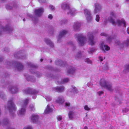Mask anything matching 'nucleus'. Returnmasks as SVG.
<instances>
[{
    "label": "nucleus",
    "instance_id": "72a5a7b5",
    "mask_svg": "<svg viewBox=\"0 0 129 129\" xmlns=\"http://www.w3.org/2000/svg\"><path fill=\"white\" fill-rule=\"evenodd\" d=\"M108 69V64L107 62H106L105 64L103 67V69L104 70H106Z\"/></svg>",
    "mask_w": 129,
    "mask_h": 129
},
{
    "label": "nucleus",
    "instance_id": "4be33fe9",
    "mask_svg": "<svg viewBox=\"0 0 129 129\" xmlns=\"http://www.w3.org/2000/svg\"><path fill=\"white\" fill-rule=\"evenodd\" d=\"M9 90L12 93H15L18 91V89L16 87L10 86L9 88Z\"/></svg>",
    "mask_w": 129,
    "mask_h": 129
},
{
    "label": "nucleus",
    "instance_id": "79ce46f5",
    "mask_svg": "<svg viewBox=\"0 0 129 129\" xmlns=\"http://www.w3.org/2000/svg\"><path fill=\"white\" fill-rule=\"evenodd\" d=\"M6 7L7 10H11L12 9V7L8 5H6Z\"/></svg>",
    "mask_w": 129,
    "mask_h": 129
},
{
    "label": "nucleus",
    "instance_id": "e2e57ef3",
    "mask_svg": "<svg viewBox=\"0 0 129 129\" xmlns=\"http://www.w3.org/2000/svg\"><path fill=\"white\" fill-rule=\"evenodd\" d=\"M3 58L2 57H0V61H1L3 60Z\"/></svg>",
    "mask_w": 129,
    "mask_h": 129
},
{
    "label": "nucleus",
    "instance_id": "a18cd8bd",
    "mask_svg": "<svg viewBox=\"0 0 129 129\" xmlns=\"http://www.w3.org/2000/svg\"><path fill=\"white\" fill-rule=\"evenodd\" d=\"M47 76L48 77H49L51 78H55V79H57V78L56 77H54V76L52 74H51L50 75H48Z\"/></svg>",
    "mask_w": 129,
    "mask_h": 129
},
{
    "label": "nucleus",
    "instance_id": "39448f33",
    "mask_svg": "<svg viewBox=\"0 0 129 129\" xmlns=\"http://www.w3.org/2000/svg\"><path fill=\"white\" fill-rule=\"evenodd\" d=\"M100 84L101 86L110 91H112L113 90L111 84L104 79L101 80L100 82Z\"/></svg>",
    "mask_w": 129,
    "mask_h": 129
},
{
    "label": "nucleus",
    "instance_id": "7ed1b4c3",
    "mask_svg": "<svg viewBox=\"0 0 129 129\" xmlns=\"http://www.w3.org/2000/svg\"><path fill=\"white\" fill-rule=\"evenodd\" d=\"M29 100L28 98L26 99L24 101L23 103L21 105V109L17 111V114L20 116L24 115L25 113V108L27 105L28 102Z\"/></svg>",
    "mask_w": 129,
    "mask_h": 129
},
{
    "label": "nucleus",
    "instance_id": "f8f14e48",
    "mask_svg": "<svg viewBox=\"0 0 129 129\" xmlns=\"http://www.w3.org/2000/svg\"><path fill=\"white\" fill-rule=\"evenodd\" d=\"M28 67L30 68L29 71L31 73H35L36 68L37 67V66L31 62H28L27 63Z\"/></svg>",
    "mask_w": 129,
    "mask_h": 129
},
{
    "label": "nucleus",
    "instance_id": "f257e3e1",
    "mask_svg": "<svg viewBox=\"0 0 129 129\" xmlns=\"http://www.w3.org/2000/svg\"><path fill=\"white\" fill-rule=\"evenodd\" d=\"M115 18V15L114 12H111L110 13V17L108 18V20L113 25L117 24L119 26H122L126 27V22L124 20L121 19V20L118 19L115 22L114 20V18Z\"/></svg>",
    "mask_w": 129,
    "mask_h": 129
},
{
    "label": "nucleus",
    "instance_id": "c03bdc74",
    "mask_svg": "<svg viewBox=\"0 0 129 129\" xmlns=\"http://www.w3.org/2000/svg\"><path fill=\"white\" fill-rule=\"evenodd\" d=\"M25 76L26 77V79L27 80L31 81L30 79L31 77L30 76H28L27 75H25Z\"/></svg>",
    "mask_w": 129,
    "mask_h": 129
},
{
    "label": "nucleus",
    "instance_id": "052dcab7",
    "mask_svg": "<svg viewBox=\"0 0 129 129\" xmlns=\"http://www.w3.org/2000/svg\"><path fill=\"white\" fill-rule=\"evenodd\" d=\"M48 69H49V70H54V69L51 66L49 67L48 68Z\"/></svg>",
    "mask_w": 129,
    "mask_h": 129
},
{
    "label": "nucleus",
    "instance_id": "0eeeda50",
    "mask_svg": "<svg viewBox=\"0 0 129 129\" xmlns=\"http://www.w3.org/2000/svg\"><path fill=\"white\" fill-rule=\"evenodd\" d=\"M79 45L81 46L84 45L87 42L86 38L82 34H77L75 35Z\"/></svg>",
    "mask_w": 129,
    "mask_h": 129
},
{
    "label": "nucleus",
    "instance_id": "0e129e2a",
    "mask_svg": "<svg viewBox=\"0 0 129 129\" xmlns=\"http://www.w3.org/2000/svg\"><path fill=\"white\" fill-rule=\"evenodd\" d=\"M127 33L129 34V27L127 28Z\"/></svg>",
    "mask_w": 129,
    "mask_h": 129
},
{
    "label": "nucleus",
    "instance_id": "603ef678",
    "mask_svg": "<svg viewBox=\"0 0 129 129\" xmlns=\"http://www.w3.org/2000/svg\"><path fill=\"white\" fill-rule=\"evenodd\" d=\"M57 118L58 120L59 121L61 120L62 119V116L60 115L58 116L57 117Z\"/></svg>",
    "mask_w": 129,
    "mask_h": 129
},
{
    "label": "nucleus",
    "instance_id": "bf43d9fd",
    "mask_svg": "<svg viewBox=\"0 0 129 129\" xmlns=\"http://www.w3.org/2000/svg\"><path fill=\"white\" fill-rule=\"evenodd\" d=\"M48 17L50 19H51L53 18V16L52 15L50 14L48 16Z\"/></svg>",
    "mask_w": 129,
    "mask_h": 129
},
{
    "label": "nucleus",
    "instance_id": "37998d69",
    "mask_svg": "<svg viewBox=\"0 0 129 129\" xmlns=\"http://www.w3.org/2000/svg\"><path fill=\"white\" fill-rule=\"evenodd\" d=\"M49 7L50 9L52 11H54L55 10V7L53 6L50 5L49 6Z\"/></svg>",
    "mask_w": 129,
    "mask_h": 129
},
{
    "label": "nucleus",
    "instance_id": "b1692460",
    "mask_svg": "<svg viewBox=\"0 0 129 129\" xmlns=\"http://www.w3.org/2000/svg\"><path fill=\"white\" fill-rule=\"evenodd\" d=\"M56 64L61 65L62 66H66V63L65 62H63L60 60H58L55 62Z\"/></svg>",
    "mask_w": 129,
    "mask_h": 129
},
{
    "label": "nucleus",
    "instance_id": "338daca9",
    "mask_svg": "<svg viewBox=\"0 0 129 129\" xmlns=\"http://www.w3.org/2000/svg\"><path fill=\"white\" fill-rule=\"evenodd\" d=\"M43 59H40V60L41 62L42 61H43Z\"/></svg>",
    "mask_w": 129,
    "mask_h": 129
},
{
    "label": "nucleus",
    "instance_id": "5701e85b",
    "mask_svg": "<svg viewBox=\"0 0 129 129\" xmlns=\"http://www.w3.org/2000/svg\"><path fill=\"white\" fill-rule=\"evenodd\" d=\"M64 100L63 96H58L56 100V102L60 104H62L64 102Z\"/></svg>",
    "mask_w": 129,
    "mask_h": 129
},
{
    "label": "nucleus",
    "instance_id": "7c9ffc66",
    "mask_svg": "<svg viewBox=\"0 0 129 129\" xmlns=\"http://www.w3.org/2000/svg\"><path fill=\"white\" fill-rule=\"evenodd\" d=\"M125 69L123 71L125 73L129 72V64H126L125 66Z\"/></svg>",
    "mask_w": 129,
    "mask_h": 129
},
{
    "label": "nucleus",
    "instance_id": "9b49d317",
    "mask_svg": "<svg viewBox=\"0 0 129 129\" xmlns=\"http://www.w3.org/2000/svg\"><path fill=\"white\" fill-rule=\"evenodd\" d=\"M84 13L86 17L87 21L88 22L91 21L92 18L90 11L87 9H85L84 10Z\"/></svg>",
    "mask_w": 129,
    "mask_h": 129
},
{
    "label": "nucleus",
    "instance_id": "cd10ccee",
    "mask_svg": "<svg viewBox=\"0 0 129 129\" xmlns=\"http://www.w3.org/2000/svg\"><path fill=\"white\" fill-rule=\"evenodd\" d=\"M69 118L72 119L74 117V113L72 111H70L68 114Z\"/></svg>",
    "mask_w": 129,
    "mask_h": 129
},
{
    "label": "nucleus",
    "instance_id": "423d86ee",
    "mask_svg": "<svg viewBox=\"0 0 129 129\" xmlns=\"http://www.w3.org/2000/svg\"><path fill=\"white\" fill-rule=\"evenodd\" d=\"M7 67L10 68L12 66H14L16 67L19 71L22 70L23 68V66L20 63L17 62L12 61V62H8L7 63Z\"/></svg>",
    "mask_w": 129,
    "mask_h": 129
},
{
    "label": "nucleus",
    "instance_id": "3c124183",
    "mask_svg": "<svg viewBox=\"0 0 129 129\" xmlns=\"http://www.w3.org/2000/svg\"><path fill=\"white\" fill-rule=\"evenodd\" d=\"M98 95L100 96L104 93V92L102 91H99L98 92Z\"/></svg>",
    "mask_w": 129,
    "mask_h": 129
},
{
    "label": "nucleus",
    "instance_id": "2f4dec72",
    "mask_svg": "<svg viewBox=\"0 0 129 129\" xmlns=\"http://www.w3.org/2000/svg\"><path fill=\"white\" fill-rule=\"evenodd\" d=\"M72 89L71 91V92L73 93H77L78 92V91L77 90V89L76 88L73 86H72Z\"/></svg>",
    "mask_w": 129,
    "mask_h": 129
},
{
    "label": "nucleus",
    "instance_id": "20e7f679",
    "mask_svg": "<svg viewBox=\"0 0 129 129\" xmlns=\"http://www.w3.org/2000/svg\"><path fill=\"white\" fill-rule=\"evenodd\" d=\"M61 8L64 10L68 9V14H70L71 15L73 16L76 13V11L74 8L70 9L68 4L64 3L62 4L61 5Z\"/></svg>",
    "mask_w": 129,
    "mask_h": 129
},
{
    "label": "nucleus",
    "instance_id": "393cba45",
    "mask_svg": "<svg viewBox=\"0 0 129 129\" xmlns=\"http://www.w3.org/2000/svg\"><path fill=\"white\" fill-rule=\"evenodd\" d=\"M75 72V69L71 66H70L69 67V69L67 71V72L69 74H72L74 73Z\"/></svg>",
    "mask_w": 129,
    "mask_h": 129
},
{
    "label": "nucleus",
    "instance_id": "09e8293b",
    "mask_svg": "<svg viewBox=\"0 0 129 129\" xmlns=\"http://www.w3.org/2000/svg\"><path fill=\"white\" fill-rule=\"evenodd\" d=\"M23 129H32V128L31 126H28L25 127Z\"/></svg>",
    "mask_w": 129,
    "mask_h": 129
},
{
    "label": "nucleus",
    "instance_id": "69168bd1",
    "mask_svg": "<svg viewBox=\"0 0 129 129\" xmlns=\"http://www.w3.org/2000/svg\"><path fill=\"white\" fill-rule=\"evenodd\" d=\"M84 129H88V128L86 126H85L84 127Z\"/></svg>",
    "mask_w": 129,
    "mask_h": 129
},
{
    "label": "nucleus",
    "instance_id": "c85d7f7f",
    "mask_svg": "<svg viewBox=\"0 0 129 129\" xmlns=\"http://www.w3.org/2000/svg\"><path fill=\"white\" fill-rule=\"evenodd\" d=\"M28 16L30 18H31L32 19V20L35 23H37L38 20V19L37 18H35L33 17L32 15L29 14L28 15Z\"/></svg>",
    "mask_w": 129,
    "mask_h": 129
},
{
    "label": "nucleus",
    "instance_id": "a19ab883",
    "mask_svg": "<svg viewBox=\"0 0 129 129\" xmlns=\"http://www.w3.org/2000/svg\"><path fill=\"white\" fill-rule=\"evenodd\" d=\"M45 98L47 101H50L51 100V97L49 96H47L45 97Z\"/></svg>",
    "mask_w": 129,
    "mask_h": 129
},
{
    "label": "nucleus",
    "instance_id": "1a4fd4ad",
    "mask_svg": "<svg viewBox=\"0 0 129 129\" xmlns=\"http://www.w3.org/2000/svg\"><path fill=\"white\" fill-rule=\"evenodd\" d=\"M115 43L119 46L121 49L127 47L129 45V38H127V40L124 41L122 43H121L119 40H116Z\"/></svg>",
    "mask_w": 129,
    "mask_h": 129
},
{
    "label": "nucleus",
    "instance_id": "13d9d810",
    "mask_svg": "<svg viewBox=\"0 0 129 129\" xmlns=\"http://www.w3.org/2000/svg\"><path fill=\"white\" fill-rule=\"evenodd\" d=\"M107 21H108V20H105L104 21V25H106V24L107 23Z\"/></svg>",
    "mask_w": 129,
    "mask_h": 129
},
{
    "label": "nucleus",
    "instance_id": "680f3d73",
    "mask_svg": "<svg viewBox=\"0 0 129 129\" xmlns=\"http://www.w3.org/2000/svg\"><path fill=\"white\" fill-rule=\"evenodd\" d=\"M7 129H15L14 128L12 127L11 126H9L8 127Z\"/></svg>",
    "mask_w": 129,
    "mask_h": 129
},
{
    "label": "nucleus",
    "instance_id": "bb28decb",
    "mask_svg": "<svg viewBox=\"0 0 129 129\" xmlns=\"http://www.w3.org/2000/svg\"><path fill=\"white\" fill-rule=\"evenodd\" d=\"M52 111V109L49 107V105H48L47 106L46 109L44 111V113L47 114L50 113Z\"/></svg>",
    "mask_w": 129,
    "mask_h": 129
},
{
    "label": "nucleus",
    "instance_id": "c756f323",
    "mask_svg": "<svg viewBox=\"0 0 129 129\" xmlns=\"http://www.w3.org/2000/svg\"><path fill=\"white\" fill-rule=\"evenodd\" d=\"M65 107L67 108L70 109L72 108L73 109H74V108L71 106L70 104L69 103L66 102L65 103Z\"/></svg>",
    "mask_w": 129,
    "mask_h": 129
},
{
    "label": "nucleus",
    "instance_id": "dca6fc26",
    "mask_svg": "<svg viewBox=\"0 0 129 129\" xmlns=\"http://www.w3.org/2000/svg\"><path fill=\"white\" fill-rule=\"evenodd\" d=\"M81 23L80 22H77L74 23L73 25V28L75 30H79L80 29Z\"/></svg>",
    "mask_w": 129,
    "mask_h": 129
},
{
    "label": "nucleus",
    "instance_id": "de8ad7c7",
    "mask_svg": "<svg viewBox=\"0 0 129 129\" xmlns=\"http://www.w3.org/2000/svg\"><path fill=\"white\" fill-rule=\"evenodd\" d=\"M4 93L3 92H0V97L2 98V99L4 98Z\"/></svg>",
    "mask_w": 129,
    "mask_h": 129
},
{
    "label": "nucleus",
    "instance_id": "49530a36",
    "mask_svg": "<svg viewBox=\"0 0 129 129\" xmlns=\"http://www.w3.org/2000/svg\"><path fill=\"white\" fill-rule=\"evenodd\" d=\"M84 109L85 110L87 111H89L90 109V108H89L87 105H86L84 106Z\"/></svg>",
    "mask_w": 129,
    "mask_h": 129
},
{
    "label": "nucleus",
    "instance_id": "6e6552de",
    "mask_svg": "<svg viewBox=\"0 0 129 129\" xmlns=\"http://www.w3.org/2000/svg\"><path fill=\"white\" fill-rule=\"evenodd\" d=\"M95 34L96 33L94 32H89L88 33V40L87 42L89 44L91 45H94L96 42L93 38Z\"/></svg>",
    "mask_w": 129,
    "mask_h": 129
},
{
    "label": "nucleus",
    "instance_id": "5fc2aeb1",
    "mask_svg": "<svg viewBox=\"0 0 129 129\" xmlns=\"http://www.w3.org/2000/svg\"><path fill=\"white\" fill-rule=\"evenodd\" d=\"M38 1L40 3H45L46 2V0H38Z\"/></svg>",
    "mask_w": 129,
    "mask_h": 129
},
{
    "label": "nucleus",
    "instance_id": "473e14b6",
    "mask_svg": "<svg viewBox=\"0 0 129 129\" xmlns=\"http://www.w3.org/2000/svg\"><path fill=\"white\" fill-rule=\"evenodd\" d=\"M82 56V52H79L76 55V57L80 58Z\"/></svg>",
    "mask_w": 129,
    "mask_h": 129
},
{
    "label": "nucleus",
    "instance_id": "2eb2a0df",
    "mask_svg": "<svg viewBox=\"0 0 129 129\" xmlns=\"http://www.w3.org/2000/svg\"><path fill=\"white\" fill-rule=\"evenodd\" d=\"M104 43L103 42H102L100 45V47L101 49L104 51L109 50L110 49V47L106 45H104Z\"/></svg>",
    "mask_w": 129,
    "mask_h": 129
},
{
    "label": "nucleus",
    "instance_id": "58836bf2",
    "mask_svg": "<svg viewBox=\"0 0 129 129\" xmlns=\"http://www.w3.org/2000/svg\"><path fill=\"white\" fill-rule=\"evenodd\" d=\"M29 108L30 109L31 111H34L35 110V108L33 105H30L29 106Z\"/></svg>",
    "mask_w": 129,
    "mask_h": 129
},
{
    "label": "nucleus",
    "instance_id": "a211bd4d",
    "mask_svg": "<svg viewBox=\"0 0 129 129\" xmlns=\"http://www.w3.org/2000/svg\"><path fill=\"white\" fill-rule=\"evenodd\" d=\"M54 91L59 92H63L64 90V88L63 86H57L54 88Z\"/></svg>",
    "mask_w": 129,
    "mask_h": 129
},
{
    "label": "nucleus",
    "instance_id": "a878e982",
    "mask_svg": "<svg viewBox=\"0 0 129 129\" xmlns=\"http://www.w3.org/2000/svg\"><path fill=\"white\" fill-rule=\"evenodd\" d=\"M45 41L48 45L50 47H53L54 45L53 43L49 39L45 38Z\"/></svg>",
    "mask_w": 129,
    "mask_h": 129
},
{
    "label": "nucleus",
    "instance_id": "6e6d98bb",
    "mask_svg": "<svg viewBox=\"0 0 129 129\" xmlns=\"http://www.w3.org/2000/svg\"><path fill=\"white\" fill-rule=\"evenodd\" d=\"M99 59L101 61H102L103 60V58L101 56H99Z\"/></svg>",
    "mask_w": 129,
    "mask_h": 129
},
{
    "label": "nucleus",
    "instance_id": "412c9836",
    "mask_svg": "<svg viewBox=\"0 0 129 129\" xmlns=\"http://www.w3.org/2000/svg\"><path fill=\"white\" fill-rule=\"evenodd\" d=\"M67 31L66 30H63L61 31L58 38V42H59V39L67 33Z\"/></svg>",
    "mask_w": 129,
    "mask_h": 129
},
{
    "label": "nucleus",
    "instance_id": "6ab92c4d",
    "mask_svg": "<svg viewBox=\"0 0 129 129\" xmlns=\"http://www.w3.org/2000/svg\"><path fill=\"white\" fill-rule=\"evenodd\" d=\"M69 80V79L68 78H64L61 80L59 78L58 80L57 81L56 83L58 84H64L67 82Z\"/></svg>",
    "mask_w": 129,
    "mask_h": 129
},
{
    "label": "nucleus",
    "instance_id": "9d476101",
    "mask_svg": "<svg viewBox=\"0 0 129 129\" xmlns=\"http://www.w3.org/2000/svg\"><path fill=\"white\" fill-rule=\"evenodd\" d=\"M24 92L26 94H31L33 95V98L35 99L36 97V94L38 91L35 90H32L31 88H28L24 91Z\"/></svg>",
    "mask_w": 129,
    "mask_h": 129
},
{
    "label": "nucleus",
    "instance_id": "e433bc0d",
    "mask_svg": "<svg viewBox=\"0 0 129 129\" xmlns=\"http://www.w3.org/2000/svg\"><path fill=\"white\" fill-rule=\"evenodd\" d=\"M95 50H96L94 48H90L89 50L88 51V52L89 53L91 54L93 52H94Z\"/></svg>",
    "mask_w": 129,
    "mask_h": 129
},
{
    "label": "nucleus",
    "instance_id": "774afa93",
    "mask_svg": "<svg viewBox=\"0 0 129 129\" xmlns=\"http://www.w3.org/2000/svg\"><path fill=\"white\" fill-rule=\"evenodd\" d=\"M23 20L24 21H25V18H24L23 19Z\"/></svg>",
    "mask_w": 129,
    "mask_h": 129
},
{
    "label": "nucleus",
    "instance_id": "aec40b11",
    "mask_svg": "<svg viewBox=\"0 0 129 129\" xmlns=\"http://www.w3.org/2000/svg\"><path fill=\"white\" fill-rule=\"evenodd\" d=\"M14 55L15 57L18 59H25L26 58V55H21V54L19 52H18L16 54H15Z\"/></svg>",
    "mask_w": 129,
    "mask_h": 129
},
{
    "label": "nucleus",
    "instance_id": "864d4df0",
    "mask_svg": "<svg viewBox=\"0 0 129 129\" xmlns=\"http://www.w3.org/2000/svg\"><path fill=\"white\" fill-rule=\"evenodd\" d=\"M101 35L102 36L107 37V34H106L105 33H103L101 34Z\"/></svg>",
    "mask_w": 129,
    "mask_h": 129
},
{
    "label": "nucleus",
    "instance_id": "c9c22d12",
    "mask_svg": "<svg viewBox=\"0 0 129 129\" xmlns=\"http://www.w3.org/2000/svg\"><path fill=\"white\" fill-rule=\"evenodd\" d=\"M68 44L69 45H70L72 46V47L73 50H74L75 48V46L74 45L73 42H70L68 43Z\"/></svg>",
    "mask_w": 129,
    "mask_h": 129
},
{
    "label": "nucleus",
    "instance_id": "ddd939ff",
    "mask_svg": "<svg viewBox=\"0 0 129 129\" xmlns=\"http://www.w3.org/2000/svg\"><path fill=\"white\" fill-rule=\"evenodd\" d=\"M44 12L43 8H41L36 9L35 12L36 15L38 17L41 16Z\"/></svg>",
    "mask_w": 129,
    "mask_h": 129
},
{
    "label": "nucleus",
    "instance_id": "f3484780",
    "mask_svg": "<svg viewBox=\"0 0 129 129\" xmlns=\"http://www.w3.org/2000/svg\"><path fill=\"white\" fill-rule=\"evenodd\" d=\"M39 118L38 115L35 114H33L31 117V121L33 122H35L38 121Z\"/></svg>",
    "mask_w": 129,
    "mask_h": 129
},
{
    "label": "nucleus",
    "instance_id": "4468645a",
    "mask_svg": "<svg viewBox=\"0 0 129 129\" xmlns=\"http://www.w3.org/2000/svg\"><path fill=\"white\" fill-rule=\"evenodd\" d=\"M95 8L94 11V13L95 14L98 13L101 11V5L98 3H96L94 4Z\"/></svg>",
    "mask_w": 129,
    "mask_h": 129
},
{
    "label": "nucleus",
    "instance_id": "4c0bfd02",
    "mask_svg": "<svg viewBox=\"0 0 129 129\" xmlns=\"http://www.w3.org/2000/svg\"><path fill=\"white\" fill-rule=\"evenodd\" d=\"M113 38L112 36L109 37L107 40L108 43H110Z\"/></svg>",
    "mask_w": 129,
    "mask_h": 129
},
{
    "label": "nucleus",
    "instance_id": "f03ea898",
    "mask_svg": "<svg viewBox=\"0 0 129 129\" xmlns=\"http://www.w3.org/2000/svg\"><path fill=\"white\" fill-rule=\"evenodd\" d=\"M13 99L8 101V104L7 106H5V107L9 110L10 112L11 116L12 117L14 118L15 116L14 114V111L16 110V108L13 103Z\"/></svg>",
    "mask_w": 129,
    "mask_h": 129
},
{
    "label": "nucleus",
    "instance_id": "4d7b16f0",
    "mask_svg": "<svg viewBox=\"0 0 129 129\" xmlns=\"http://www.w3.org/2000/svg\"><path fill=\"white\" fill-rule=\"evenodd\" d=\"M129 110L127 108H125L123 110V111L124 112H127Z\"/></svg>",
    "mask_w": 129,
    "mask_h": 129
},
{
    "label": "nucleus",
    "instance_id": "f704fd0d",
    "mask_svg": "<svg viewBox=\"0 0 129 129\" xmlns=\"http://www.w3.org/2000/svg\"><path fill=\"white\" fill-rule=\"evenodd\" d=\"M85 61L88 64H91L92 63V61L89 58H87L85 59Z\"/></svg>",
    "mask_w": 129,
    "mask_h": 129
},
{
    "label": "nucleus",
    "instance_id": "ea45409f",
    "mask_svg": "<svg viewBox=\"0 0 129 129\" xmlns=\"http://www.w3.org/2000/svg\"><path fill=\"white\" fill-rule=\"evenodd\" d=\"M67 21L66 20L64 19L61 20L60 22V23L61 24H63L66 23Z\"/></svg>",
    "mask_w": 129,
    "mask_h": 129
},
{
    "label": "nucleus",
    "instance_id": "8fccbe9b",
    "mask_svg": "<svg viewBox=\"0 0 129 129\" xmlns=\"http://www.w3.org/2000/svg\"><path fill=\"white\" fill-rule=\"evenodd\" d=\"M100 17L99 15H97L96 16L95 20L97 21L98 22L99 20Z\"/></svg>",
    "mask_w": 129,
    "mask_h": 129
}]
</instances>
